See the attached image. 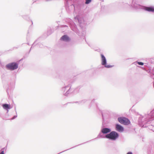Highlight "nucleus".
<instances>
[{"label": "nucleus", "instance_id": "36", "mask_svg": "<svg viewBox=\"0 0 154 154\" xmlns=\"http://www.w3.org/2000/svg\"><path fill=\"white\" fill-rule=\"evenodd\" d=\"M70 27L71 29H74L72 27V26H70Z\"/></svg>", "mask_w": 154, "mask_h": 154}, {"label": "nucleus", "instance_id": "10", "mask_svg": "<svg viewBox=\"0 0 154 154\" xmlns=\"http://www.w3.org/2000/svg\"><path fill=\"white\" fill-rule=\"evenodd\" d=\"M75 32L77 35L81 37L85 36V29H72Z\"/></svg>", "mask_w": 154, "mask_h": 154}, {"label": "nucleus", "instance_id": "25", "mask_svg": "<svg viewBox=\"0 0 154 154\" xmlns=\"http://www.w3.org/2000/svg\"><path fill=\"white\" fill-rule=\"evenodd\" d=\"M80 102V101H75V102H70V103H75L78 104V105H81V103H79Z\"/></svg>", "mask_w": 154, "mask_h": 154}, {"label": "nucleus", "instance_id": "39", "mask_svg": "<svg viewBox=\"0 0 154 154\" xmlns=\"http://www.w3.org/2000/svg\"><path fill=\"white\" fill-rule=\"evenodd\" d=\"M11 83H10V84H11Z\"/></svg>", "mask_w": 154, "mask_h": 154}, {"label": "nucleus", "instance_id": "22", "mask_svg": "<svg viewBox=\"0 0 154 154\" xmlns=\"http://www.w3.org/2000/svg\"><path fill=\"white\" fill-rule=\"evenodd\" d=\"M23 17L24 19L26 20H28L29 19V17L27 15H23Z\"/></svg>", "mask_w": 154, "mask_h": 154}, {"label": "nucleus", "instance_id": "19", "mask_svg": "<svg viewBox=\"0 0 154 154\" xmlns=\"http://www.w3.org/2000/svg\"><path fill=\"white\" fill-rule=\"evenodd\" d=\"M0 117L2 118L4 120H6V117H5L3 115V113L2 112L0 111Z\"/></svg>", "mask_w": 154, "mask_h": 154}, {"label": "nucleus", "instance_id": "4", "mask_svg": "<svg viewBox=\"0 0 154 154\" xmlns=\"http://www.w3.org/2000/svg\"><path fill=\"white\" fill-rule=\"evenodd\" d=\"M19 63V61L11 62L5 65V68L7 70L13 71L18 68Z\"/></svg>", "mask_w": 154, "mask_h": 154}, {"label": "nucleus", "instance_id": "1", "mask_svg": "<svg viewBox=\"0 0 154 154\" xmlns=\"http://www.w3.org/2000/svg\"><path fill=\"white\" fill-rule=\"evenodd\" d=\"M111 129L110 128H106V127H105V128L103 127V126L101 127V130L100 133L98 135L97 137H96L95 138L89 141H87L85 142L84 143H82L78 145H76L75 146L71 148H70L69 149H67L66 150L63 151L62 152H61L60 153H58L57 154H59L61 153L64 151H67L69 149L73 148L75 147H76L79 145H82V144L85 143H88L89 141H91L92 140H94L96 139H97V138H99V139H100V138H106V137H105L106 135L107 134H109V133H110V132H111Z\"/></svg>", "mask_w": 154, "mask_h": 154}, {"label": "nucleus", "instance_id": "26", "mask_svg": "<svg viewBox=\"0 0 154 154\" xmlns=\"http://www.w3.org/2000/svg\"><path fill=\"white\" fill-rule=\"evenodd\" d=\"M78 20V21H79V22L80 24V27H81V28H82L83 27V26H82V23L81 22V20H80L79 19Z\"/></svg>", "mask_w": 154, "mask_h": 154}, {"label": "nucleus", "instance_id": "2", "mask_svg": "<svg viewBox=\"0 0 154 154\" xmlns=\"http://www.w3.org/2000/svg\"><path fill=\"white\" fill-rule=\"evenodd\" d=\"M145 120L141 121L139 118L138 120L139 125L142 127H146L148 126L147 125L149 122L154 120V109L148 114L145 115L144 119Z\"/></svg>", "mask_w": 154, "mask_h": 154}, {"label": "nucleus", "instance_id": "9", "mask_svg": "<svg viewBox=\"0 0 154 154\" xmlns=\"http://www.w3.org/2000/svg\"><path fill=\"white\" fill-rule=\"evenodd\" d=\"M42 38L41 37L36 39L33 44V45H37L38 47L41 48H44L46 46H45L43 44L40 42L42 40Z\"/></svg>", "mask_w": 154, "mask_h": 154}, {"label": "nucleus", "instance_id": "30", "mask_svg": "<svg viewBox=\"0 0 154 154\" xmlns=\"http://www.w3.org/2000/svg\"><path fill=\"white\" fill-rule=\"evenodd\" d=\"M126 154H133V153L131 152L130 151L128 152Z\"/></svg>", "mask_w": 154, "mask_h": 154}, {"label": "nucleus", "instance_id": "6", "mask_svg": "<svg viewBox=\"0 0 154 154\" xmlns=\"http://www.w3.org/2000/svg\"><path fill=\"white\" fill-rule=\"evenodd\" d=\"M118 121L121 124L125 125H128L131 123L130 120L128 118L124 117H118Z\"/></svg>", "mask_w": 154, "mask_h": 154}, {"label": "nucleus", "instance_id": "15", "mask_svg": "<svg viewBox=\"0 0 154 154\" xmlns=\"http://www.w3.org/2000/svg\"><path fill=\"white\" fill-rule=\"evenodd\" d=\"M90 102V101L89 100H86V99H84L82 100H80V102L79 103H81V105H83L85 103H89Z\"/></svg>", "mask_w": 154, "mask_h": 154}, {"label": "nucleus", "instance_id": "38", "mask_svg": "<svg viewBox=\"0 0 154 154\" xmlns=\"http://www.w3.org/2000/svg\"><path fill=\"white\" fill-rule=\"evenodd\" d=\"M28 33H29V31H28Z\"/></svg>", "mask_w": 154, "mask_h": 154}, {"label": "nucleus", "instance_id": "33", "mask_svg": "<svg viewBox=\"0 0 154 154\" xmlns=\"http://www.w3.org/2000/svg\"><path fill=\"white\" fill-rule=\"evenodd\" d=\"M94 100V99H93L92 101H91V103H92V102H93Z\"/></svg>", "mask_w": 154, "mask_h": 154}, {"label": "nucleus", "instance_id": "3", "mask_svg": "<svg viewBox=\"0 0 154 154\" xmlns=\"http://www.w3.org/2000/svg\"><path fill=\"white\" fill-rule=\"evenodd\" d=\"M119 134L115 131H111L110 133L106 135V138L112 141L116 140L119 137Z\"/></svg>", "mask_w": 154, "mask_h": 154}, {"label": "nucleus", "instance_id": "28", "mask_svg": "<svg viewBox=\"0 0 154 154\" xmlns=\"http://www.w3.org/2000/svg\"><path fill=\"white\" fill-rule=\"evenodd\" d=\"M10 89V86L8 85V87H7V88H6V91H7V92H8V89Z\"/></svg>", "mask_w": 154, "mask_h": 154}, {"label": "nucleus", "instance_id": "34", "mask_svg": "<svg viewBox=\"0 0 154 154\" xmlns=\"http://www.w3.org/2000/svg\"><path fill=\"white\" fill-rule=\"evenodd\" d=\"M31 22H32V25L33 24V22H32V20H31Z\"/></svg>", "mask_w": 154, "mask_h": 154}, {"label": "nucleus", "instance_id": "7", "mask_svg": "<svg viewBox=\"0 0 154 154\" xmlns=\"http://www.w3.org/2000/svg\"><path fill=\"white\" fill-rule=\"evenodd\" d=\"M71 85L69 84L62 88V90L63 92H65V91H66V92L63 93L64 95L67 96L69 94L72 92V89H71Z\"/></svg>", "mask_w": 154, "mask_h": 154}, {"label": "nucleus", "instance_id": "27", "mask_svg": "<svg viewBox=\"0 0 154 154\" xmlns=\"http://www.w3.org/2000/svg\"><path fill=\"white\" fill-rule=\"evenodd\" d=\"M29 53V52L28 53L26 54H25V55L23 57V58H26V57H28Z\"/></svg>", "mask_w": 154, "mask_h": 154}, {"label": "nucleus", "instance_id": "17", "mask_svg": "<svg viewBox=\"0 0 154 154\" xmlns=\"http://www.w3.org/2000/svg\"><path fill=\"white\" fill-rule=\"evenodd\" d=\"M107 112V111H105V110H103V111L101 112V114L103 121H104V116H106V112Z\"/></svg>", "mask_w": 154, "mask_h": 154}, {"label": "nucleus", "instance_id": "14", "mask_svg": "<svg viewBox=\"0 0 154 154\" xmlns=\"http://www.w3.org/2000/svg\"><path fill=\"white\" fill-rule=\"evenodd\" d=\"M144 9L149 12H154V7H145Z\"/></svg>", "mask_w": 154, "mask_h": 154}, {"label": "nucleus", "instance_id": "18", "mask_svg": "<svg viewBox=\"0 0 154 154\" xmlns=\"http://www.w3.org/2000/svg\"><path fill=\"white\" fill-rule=\"evenodd\" d=\"M57 28H65L67 29L68 28V26L66 25H59L57 26Z\"/></svg>", "mask_w": 154, "mask_h": 154}, {"label": "nucleus", "instance_id": "24", "mask_svg": "<svg viewBox=\"0 0 154 154\" xmlns=\"http://www.w3.org/2000/svg\"><path fill=\"white\" fill-rule=\"evenodd\" d=\"M85 4H88L91 2L92 0H85Z\"/></svg>", "mask_w": 154, "mask_h": 154}, {"label": "nucleus", "instance_id": "37", "mask_svg": "<svg viewBox=\"0 0 154 154\" xmlns=\"http://www.w3.org/2000/svg\"><path fill=\"white\" fill-rule=\"evenodd\" d=\"M27 44L28 45H29V43H27Z\"/></svg>", "mask_w": 154, "mask_h": 154}, {"label": "nucleus", "instance_id": "20", "mask_svg": "<svg viewBox=\"0 0 154 154\" xmlns=\"http://www.w3.org/2000/svg\"><path fill=\"white\" fill-rule=\"evenodd\" d=\"M137 63L139 65H140V66H143L144 64V63L142 62L138 61H136L134 62L133 63V64H135V63Z\"/></svg>", "mask_w": 154, "mask_h": 154}, {"label": "nucleus", "instance_id": "35", "mask_svg": "<svg viewBox=\"0 0 154 154\" xmlns=\"http://www.w3.org/2000/svg\"><path fill=\"white\" fill-rule=\"evenodd\" d=\"M46 0L47 1H51L52 0Z\"/></svg>", "mask_w": 154, "mask_h": 154}, {"label": "nucleus", "instance_id": "23", "mask_svg": "<svg viewBox=\"0 0 154 154\" xmlns=\"http://www.w3.org/2000/svg\"><path fill=\"white\" fill-rule=\"evenodd\" d=\"M15 110L16 111V115H14V116L11 119L12 120H13V119H15L17 117V112L16 111V108H15Z\"/></svg>", "mask_w": 154, "mask_h": 154}, {"label": "nucleus", "instance_id": "21", "mask_svg": "<svg viewBox=\"0 0 154 154\" xmlns=\"http://www.w3.org/2000/svg\"><path fill=\"white\" fill-rule=\"evenodd\" d=\"M54 29H48L47 32V35L48 36L50 35L53 32Z\"/></svg>", "mask_w": 154, "mask_h": 154}, {"label": "nucleus", "instance_id": "8", "mask_svg": "<svg viewBox=\"0 0 154 154\" xmlns=\"http://www.w3.org/2000/svg\"><path fill=\"white\" fill-rule=\"evenodd\" d=\"M131 5L132 8L135 9L142 8V6L140 5L136 0H132Z\"/></svg>", "mask_w": 154, "mask_h": 154}, {"label": "nucleus", "instance_id": "29", "mask_svg": "<svg viewBox=\"0 0 154 154\" xmlns=\"http://www.w3.org/2000/svg\"><path fill=\"white\" fill-rule=\"evenodd\" d=\"M20 47V45H18L16 47H13V49L14 50V48H18Z\"/></svg>", "mask_w": 154, "mask_h": 154}, {"label": "nucleus", "instance_id": "32", "mask_svg": "<svg viewBox=\"0 0 154 154\" xmlns=\"http://www.w3.org/2000/svg\"><path fill=\"white\" fill-rule=\"evenodd\" d=\"M23 58H22L21 59H20V60L19 61V62H20V61H21V60H23Z\"/></svg>", "mask_w": 154, "mask_h": 154}, {"label": "nucleus", "instance_id": "12", "mask_svg": "<svg viewBox=\"0 0 154 154\" xmlns=\"http://www.w3.org/2000/svg\"><path fill=\"white\" fill-rule=\"evenodd\" d=\"M0 105L2 106L4 109L7 110V112L6 113V115H8V112L9 109H10L11 108L10 104L7 103H3L2 104H0Z\"/></svg>", "mask_w": 154, "mask_h": 154}, {"label": "nucleus", "instance_id": "11", "mask_svg": "<svg viewBox=\"0 0 154 154\" xmlns=\"http://www.w3.org/2000/svg\"><path fill=\"white\" fill-rule=\"evenodd\" d=\"M115 129L116 131L120 133L123 132L124 130V128L121 125L118 123L115 124Z\"/></svg>", "mask_w": 154, "mask_h": 154}, {"label": "nucleus", "instance_id": "31", "mask_svg": "<svg viewBox=\"0 0 154 154\" xmlns=\"http://www.w3.org/2000/svg\"><path fill=\"white\" fill-rule=\"evenodd\" d=\"M33 45V44H32V46H31V47L30 48V50H29V53L30 52V51L31 50V49L32 48V46L33 45Z\"/></svg>", "mask_w": 154, "mask_h": 154}, {"label": "nucleus", "instance_id": "13", "mask_svg": "<svg viewBox=\"0 0 154 154\" xmlns=\"http://www.w3.org/2000/svg\"><path fill=\"white\" fill-rule=\"evenodd\" d=\"M60 40L62 41L68 42L70 41L71 39L67 35H64L60 38Z\"/></svg>", "mask_w": 154, "mask_h": 154}, {"label": "nucleus", "instance_id": "16", "mask_svg": "<svg viewBox=\"0 0 154 154\" xmlns=\"http://www.w3.org/2000/svg\"><path fill=\"white\" fill-rule=\"evenodd\" d=\"M7 144L5 147L1 149L0 151V154H5L4 153V150H7Z\"/></svg>", "mask_w": 154, "mask_h": 154}, {"label": "nucleus", "instance_id": "5", "mask_svg": "<svg viewBox=\"0 0 154 154\" xmlns=\"http://www.w3.org/2000/svg\"><path fill=\"white\" fill-rule=\"evenodd\" d=\"M101 64L102 65L107 68H112L114 66V65L107 64V60L103 54H101Z\"/></svg>", "mask_w": 154, "mask_h": 154}]
</instances>
